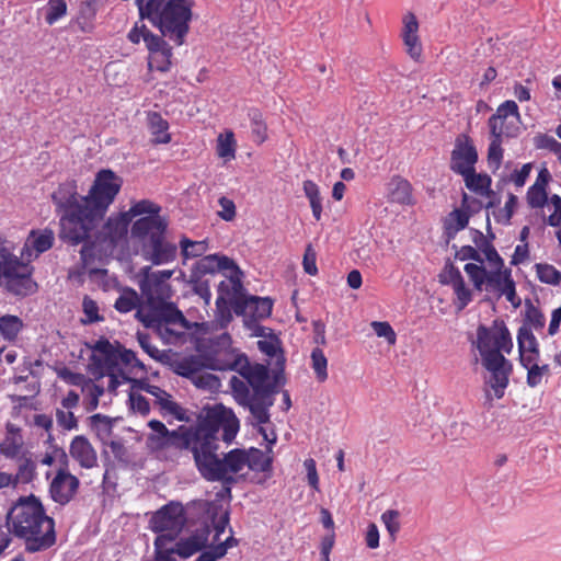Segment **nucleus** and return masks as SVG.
Masks as SVG:
<instances>
[{
	"label": "nucleus",
	"mask_w": 561,
	"mask_h": 561,
	"mask_svg": "<svg viewBox=\"0 0 561 561\" xmlns=\"http://www.w3.org/2000/svg\"><path fill=\"white\" fill-rule=\"evenodd\" d=\"M127 216H130V220H133L134 217H142V216H160L161 213V206L153 203L150 199H140L136 203H134L129 210L125 211Z\"/></svg>",
	"instance_id": "09e8293b"
},
{
	"label": "nucleus",
	"mask_w": 561,
	"mask_h": 561,
	"mask_svg": "<svg viewBox=\"0 0 561 561\" xmlns=\"http://www.w3.org/2000/svg\"><path fill=\"white\" fill-rule=\"evenodd\" d=\"M479 160V153L471 137L467 134H460L455 139V146L450 153L449 169L462 176L476 169Z\"/></svg>",
	"instance_id": "9b49d317"
},
{
	"label": "nucleus",
	"mask_w": 561,
	"mask_h": 561,
	"mask_svg": "<svg viewBox=\"0 0 561 561\" xmlns=\"http://www.w3.org/2000/svg\"><path fill=\"white\" fill-rule=\"evenodd\" d=\"M136 339L141 350L148 354L152 359L167 364L170 359L165 352H160L154 345L150 343V335L147 332L138 331Z\"/></svg>",
	"instance_id": "603ef678"
},
{
	"label": "nucleus",
	"mask_w": 561,
	"mask_h": 561,
	"mask_svg": "<svg viewBox=\"0 0 561 561\" xmlns=\"http://www.w3.org/2000/svg\"><path fill=\"white\" fill-rule=\"evenodd\" d=\"M482 365L490 373L486 383L494 391V397L502 399L510 383V376L513 373L512 362L502 353H496L493 357H484Z\"/></svg>",
	"instance_id": "4468645a"
},
{
	"label": "nucleus",
	"mask_w": 561,
	"mask_h": 561,
	"mask_svg": "<svg viewBox=\"0 0 561 561\" xmlns=\"http://www.w3.org/2000/svg\"><path fill=\"white\" fill-rule=\"evenodd\" d=\"M548 191L535 185L528 187L526 201L530 208H543L549 204Z\"/></svg>",
	"instance_id": "680f3d73"
},
{
	"label": "nucleus",
	"mask_w": 561,
	"mask_h": 561,
	"mask_svg": "<svg viewBox=\"0 0 561 561\" xmlns=\"http://www.w3.org/2000/svg\"><path fill=\"white\" fill-rule=\"evenodd\" d=\"M168 230V221L161 216H142L136 219L130 229L133 239H137L142 245L144 242L151 239L153 233Z\"/></svg>",
	"instance_id": "6ab92c4d"
},
{
	"label": "nucleus",
	"mask_w": 561,
	"mask_h": 561,
	"mask_svg": "<svg viewBox=\"0 0 561 561\" xmlns=\"http://www.w3.org/2000/svg\"><path fill=\"white\" fill-rule=\"evenodd\" d=\"M141 304L140 296L133 287H124L114 304L119 313H128Z\"/></svg>",
	"instance_id": "79ce46f5"
},
{
	"label": "nucleus",
	"mask_w": 561,
	"mask_h": 561,
	"mask_svg": "<svg viewBox=\"0 0 561 561\" xmlns=\"http://www.w3.org/2000/svg\"><path fill=\"white\" fill-rule=\"evenodd\" d=\"M173 547L176 556L182 560L193 557L201 550V547L197 546L190 536L179 538Z\"/></svg>",
	"instance_id": "e2e57ef3"
},
{
	"label": "nucleus",
	"mask_w": 561,
	"mask_h": 561,
	"mask_svg": "<svg viewBox=\"0 0 561 561\" xmlns=\"http://www.w3.org/2000/svg\"><path fill=\"white\" fill-rule=\"evenodd\" d=\"M183 312L179 309L174 301L165 302L164 305H152L149 311L144 313L140 309L135 313V318L146 329H159L162 323L175 324Z\"/></svg>",
	"instance_id": "dca6fc26"
},
{
	"label": "nucleus",
	"mask_w": 561,
	"mask_h": 561,
	"mask_svg": "<svg viewBox=\"0 0 561 561\" xmlns=\"http://www.w3.org/2000/svg\"><path fill=\"white\" fill-rule=\"evenodd\" d=\"M260 352L265 354L268 358H275V367L270 368L268 364H263L265 370H267V378L264 380L266 386L265 393H278L282 387L285 386L287 379L285 376L286 357L280 339H274V342L257 341L256 343Z\"/></svg>",
	"instance_id": "9d476101"
},
{
	"label": "nucleus",
	"mask_w": 561,
	"mask_h": 561,
	"mask_svg": "<svg viewBox=\"0 0 561 561\" xmlns=\"http://www.w3.org/2000/svg\"><path fill=\"white\" fill-rule=\"evenodd\" d=\"M85 346L92 351L90 359H95L99 366L110 365L118 368V366H131L137 357L135 351L126 348L119 341L112 343L107 337L100 336L93 343H85Z\"/></svg>",
	"instance_id": "1a4fd4ad"
},
{
	"label": "nucleus",
	"mask_w": 561,
	"mask_h": 561,
	"mask_svg": "<svg viewBox=\"0 0 561 561\" xmlns=\"http://www.w3.org/2000/svg\"><path fill=\"white\" fill-rule=\"evenodd\" d=\"M70 456L84 469H91L98 465V455L84 435H77L69 446Z\"/></svg>",
	"instance_id": "aec40b11"
},
{
	"label": "nucleus",
	"mask_w": 561,
	"mask_h": 561,
	"mask_svg": "<svg viewBox=\"0 0 561 561\" xmlns=\"http://www.w3.org/2000/svg\"><path fill=\"white\" fill-rule=\"evenodd\" d=\"M533 331L534 330L525 327L518 328L516 335L518 353H526V350L540 347L539 342Z\"/></svg>",
	"instance_id": "4d7b16f0"
},
{
	"label": "nucleus",
	"mask_w": 561,
	"mask_h": 561,
	"mask_svg": "<svg viewBox=\"0 0 561 561\" xmlns=\"http://www.w3.org/2000/svg\"><path fill=\"white\" fill-rule=\"evenodd\" d=\"M128 409L134 413L138 412L142 416H146L150 413V403L141 393L130 390L128 393Z\"/></svg>",
	"instance_id": "69168bd1"
},
{
	"label": "nucleus",
	"mask_w": 561,
	"mask_h": 561,
	"mask_svg": "<svg viewBox=\"0 0 561 561\" xmlns=\"http://www.w3.org/2000/svg\"><path fill=\"white\" fill-rule=\"evenodd\" d=\"M229 367L230 371L238 373L249 385L254 380L257 373L265 370L262 363L252 364L245 353H237Z\"/></svg>",
	"instance_id": "393cba45"
},
{
	"label": "nucleus",
	"mask_w": 561,
	"mask_h": 561,
	"mask_svg": "<svg viewBox=\"0 0 561 561\" xmlns=\"http://www.w3.org/2000/svg\"><path fill=\"white\" fill-rule=\"evenodd\" d=\"M494 332L493 350L511 354L514 347L512 334L503 320L495 319L492 322Z\"/></svg>",
	"instance_id": "473e14b6"
},
{
	"label": "nucleus",
	"mask_w": 561,
	"mask_h": 561,
	"mask_svg": "<svg viewBox=\"0 0 561 561\" xmlns=\"http://www.w3.org/2000/svg\"><path fill=\"white\" fill-rule=\"evenodd\" d=\"M389 199L392 203L412 206L415 204L413 198L412 184L405 178L396 174L390 179L388 183Z\"/></svg>",
	"instance_id": "4be33fe9"
},
{
	"label": "nucleus",
	"mask_w": 561,
	"mask_h": 561,
	"mask_svg": "<svg viewBox=\"0 0 561 561\" xmlns=\"http://www.w3.org/2000/svg\"><path fill=\"white\" fill-rule=\"evenodd\" d=\"M261 319L257 317H254L252 314H247L243 317V325L252 331V336L254 337H264L265 342H274V339H279V336L274 332L273 329H268L262 324L259 323Z\"/></svg>",
	"instance_id": "49530a36"
},
{
	"label": "nucleus",
	"mask_w": 561,
	"mask_h": 561,
	"mask_svg": "<svg viewBox=\"0 0 561 561\" xmlns=\"http://www.w3.org/2000/svg\"><path fill=\"white\" fill-rule=\"evenodd\" d=\"M168 447L179 450H190L193 454V426L179 425L168 433Z\"/></svg>",
	"instance_id": "c756f323"
},
{
	"label": "nucleus",
	"mask_w": 561,
	"mask_h": 561,
	"mask_svg": "<svg viewBox=\"0 0 561 561\" xmlns=\"http://www.w3.org/2000/svg\"><path fill=\"white\" fill-rule=\"evenodd\" d=\"M219 431L193 426V459L196 469L211 461L219 449Z\"/></svg>",
	"instance_id": "2eb2a0df"
},
{
	"label": "nucleus",
	"mask_w": 561,
	"mask_h": 561,
	"mask_svg": "<svg viewBox=\"0 0 561 561\" xmlns=\"http://www.w3.org/2000/svg\"><path fill=\"white\" fill-rule=\"evenodd\" d=\"M22 329L23 321L20 317L14 314L0 317V334L4 340L9 342L14 341Z\"/></svg>",
	"instance_id": "37998d69"
},
{
	"label": "nucleus",
	"mask_w": 561,
	"mask_h": 561,
	"mask_svg": "<svg viewBox=\"0 0 561 561\" xmlns=\"http://www.w3.org/2000/svg\"><path fill=\"white\" fill-rule=\"evenodd\" d=\"M248 455V461L245 466L249 467L252 471H261V472H271L273 469V457L264 456V453L256 448V447H250L249 449H245Z\"/></svg>",
	"instance_id": "4c0bfd02"
},
{
	"label": "nucleus",
	"mask_w": 561,
	"mask_h": 561,
	"mask_svg": "<svg viewBox=\"0 0 561 561\" xmlns=\"http://www.w3.org/2000/svg\"><path fill=\"white\" fill-rule=\"evenodd\" d=\"M188 522L185 506L181 502L170 501L157 510L149 519V528L154 534L182 528Z\"/></svg>",
	"instance_id": "f8f14e48"
},
{
	"label": "nucleus",
	"mask_w": 561,
	"mask_h": 561,
	"mask_svg": "<svg viewBox=\"0 0 561 561\" xmlns=\"http://www.w3.org/2000/svg\"><path fill=\"white\" fill-rule=\"evenodd\" d=\"M180 248H181V255H182V264L185 265L186 262L191 259L201 257L203 259L205 255H203L207 249V242L204 241H193L186 236H183L180 239Z\"/></svg>",
	"instance_id": "58836bf2"
},
{
	"label": "nucleus",
	"mask_w": 561,
	"mask_h": 561,
	"mask_svg": "<svg viewBox=\"0 0 561 561\" xmlns=\"http://www.w3.org/2000/svg\"><path fill=\"white\" fill-rule=\"evenodd\" d=\"M274 304L275 299L271 296L262 297L255 295L249 302V308L252 309L250 314L263 320L268 319L273 313Z\"/></svg>",
	"instance_id": "a18cd8bd"
},
{
	"label": "nucleus",
	"mask_w": 561,
	"mask_h": 561,
	"mask_svg": "<svg viewBox=\"0 0 561 561\" xmlns=\"http://www.w3.org/2000/svg\"><path fill=\"white\" fill-rule=\"evenodd\" d=\"M199 474L208 482H220L222 486L230 488L238 482V478L236 474L230 473V471L225 469H218L210 465H205L203 467L197 468Z\"/></svg>",
	"instance_id": "7c9ffc66"
},
{
	"label": "nucleus",
	"mask_w": 561,
	"mask_h": 561,
	"mask_svg": "<svg viewBox=\"0 0 561 561\" xmlns=\"http://www.w3.org/2000/svg\"><path fill=\"white\" fill-rule=\"evenodd\" d=\"M82 310L85 318H81L80 322L83 325L98 323L104 321V317L100 313V308L95 300L85 295L82 300Z\"/></svg>",
	"instance_id": "864d4df0"
},
{
	"label": "nucleus",
	"mask_w": 561,
	"mask_h": 561,
	"mask_svg": "<svg viewBox=\"0 0 561 561\" xmlns=\"http://www.w3.org/2000/svg\"><path fill=\"white\" fill-rule=\"evenodd\" d=\"M549 203L553 206L554 210L548 217L542 216L543 224L553 228H561V196L552 194Z\"/></svg>",
	"instance_id": "774afa93"
},
{
	"label": "nucleus",
	"mask_w": 561,
	"mask_h": 561,
	"mask_svg": "<svg viewBox=\"0 0 561 561\" xmlns=\"http://www.w3.org/2000/svg\"><path fill=\"white\" fill-rule=\"evenodd\" d=\"M191 382L196 388L207 390L213 393L218 392L221 387L220 378L210 373L198 374Z\"/></svg>",
	"instance_id": "bf43d9fd"
},
{
	"label": "nucleus",
	"mask_w": 561,
	"mask_h": 561,
	"mask_svg": "<svg viewBox=\"0 0 561 561\" xmlns=\"http://www.w3.org/2000/svg\"><path fill=\"white\" fill-rule=\"evenodd\" d=\"M56 373L58 378L71 386L84 388L92 382V380L87 378L83 374L75 373L66 366L56 369Z\"/></svg>",
	"instance_id": "0e129e2a"
},
{
	"label": "nucleus",
	"mask_w": 561,
	"mask_h": 561,
	"mask_svg": "<svg viewBox=\"0 0 561 561\" xmlns=\"http://www.w3.org/2000/svg\"><path fill=\"white\" fill-rule=\"evenodd\" d=\"M122 186L123 179L112 169H101L96 172L88 194L81 197L85 202L90 226L96 220H104Z\"/></svg>",
	"instance_id": "423d86ee"
},
{
	"label": "nucleus",
	"mask_w": 561,
	"mask_h": 561,
	"mask_svg": "<svg viewBox=\"0 0 561 561\" xmlns=\"http://www.w3.org/2000/svg\"><path fill=\"white\" fill-rule=\"evenodd\" d=\"M248 461V455L245 449L243 448H233L225 454L224 458H219L217 455L211 461H208L207 465L214 466L216 468L225 469L230 471L232 474H237L242 470Z\"/></svg>",
	"instance_id": "b1692460"
},
{
	"label": "nucleus",
	"mask_w": 561,
	"mask_h": 561,
	"mask_svg": "<svg viewBox=\"0 0 561 561\" xmlns=\"http://www.w3.org/2000/svg\"><path fill=\"white\" fill-rule=\"evenodd\" d=\"M302 190L305 196L309 201L314 220L319 221L321 219L323 209L319 185L312 180H305L302 183Z\"/></svg>",
	"instance_id": "e433bc0d"
},
{
	"label": "nucleus",
	"mask_w": 561,
	"mask_h": 561,
	"mask_svg": "<svg viewBox=\"0 0 561 561\" xmlns=\"http://www.w3.org/2000/svg\"><path fill=\"white\" fill-rule=\"evenodd\" d=\"M489 275L491 289L499 290L500 288L515 284L512 277V270L505 266V262H503L501 266L497 265L492 271H489Z\"/></svg>",
	"instance_id": "c03bdc74"
},
{
	"label": "nucleus",
	"mask_w": 561,
	"mask_h": 561,
	"mask_svg": "<svg viewBox=\"0 0 561 561\" xmlns=\"http://www.w3.org/2000/svg\"><path fill=\"white\" fill-rule=\"evenodd\" d=\"M193 426L222 430L221 439L229 445L236 439L240 431V421L231 408L224 403H215L214 405L206 404L203 408L202 413L197 416L196 424Z\"/></svg>",
	"instance_id": "6e6552de"
},
{
	"label": "nucleus",
	"mask_w": 561,
	"mask_h": 561,
	"mask_svg": "<svg viewBox=\"0 0 561 561\" xmlns=\"http://www.w3.org/2000/svg\"><path fill=\"white\" fill-rule=\"evenodd\" d=\"M534 267L539 282L552 286H559L561 284V271L553 265L549 263H536Z\"/></svg>",
	"instance_id": "8fccbe9b"
},
{
	"label": "nucleus",
	"mask_w": 561,
	"mask_h": 561,
	"mask_svg": "<svg viewBox=\"0 0 561 561\" xmlns=\"http://www.w3.org/2000/svg\"><path fill=\"white\" fill-rule=\"evenodd\" d=\"M267 370L260 371L255 376L254 380L250 383V387L253 389L254 398H252V401L255 402H272V405L274 404L273 396L276 393H265L266 386L264 385V380L267 378Z\"/></svg>",
	"instance_id": "6e6d98bb"
},
{
	"label": "nucleus",
	"mask_w": 561,
	"mask_h": 561,
	"mask_svg": "<svg viewBox=\"0 0 561 561\" xmlns=\"http://www.w3.org/2000/svg\"><path fill=\"white\" fill-rule=\"evenodd\" d=\"M96 14L98 0H83L79 5L77 14L65 26V31L69 33H92L95 28Z\"/></svg>",
	"instance_id": "a211bd4d"
},
{
	"label": "nucleus",
	"mask_w": 561,
	"mask_h": 561,
	"mask_svg": "<svg viewBox=\"0 0 561 561\" xmlns=\"http://www.w3.org/2000/svg\"><path fill=\"white\" fill-rule=\"evenodd\" d=\"M148 127L153 136V144L167 145L171 141V134L168 131L169 122L159 112L148 113Z\"/></svg>",
	"instance_id": "cd10ccee"
},
{
	"label": "nucleus",
	"mask_w": 561,
	"mask_h": 561,
	"mask_svg": "<svg viewBox=\"0 0 561 561\" xmlns=\"http://www.w3.org/2000/svg\"><path fill=\"white\" fill-rule=\"evenodd\" d=\"M42 10L45 12V22L51 26L67 15L68 5L66 0H48Z\"/></svg>",
	"instance_id": "de8ad7c7"
},
{
	"label": "nucleus",
	"mask_w": 561,
	"mask_h": 561,
	"mask_svg": "<svg viewBox=\"0 0 561 561\" xmlns=\"http://www.w3.org/2000/svg\"><path fill=\"white\" fill-rule=\"evenodd\" d=\"M465 186L471 193L483 196L488 194H493L492 178L485 173H478L476 169L462 175Z\"/></svg>",
	"instance_id": "a878e982"
},
{
	"label": "nucleus",
	"mask_w": 561,
	"mask_h": 561,
	"mask_svg": "<svg viewBox=\"0 0 561 561\" xmlns=\"http://www.w3.org/2000/svg\"><path fill=\"white\" fill-rule=\"evenodd\" d=\"M195 1L191 0L174 10L150 21L149 23L159 32L153 33L147 27L146 24L135 22L129 32L127 39L138 45L144 41L148 50V69L158 72H168L172 67L173 47L169 42L174 43L175 46H182L186 43V37L191 31V23L193 21V8Z\"/></svg>",
	"instance_id": "f257e3e1"
},
{
	"label": "nucleus",
	"mask_w": 561,
	"mask_h": 561,
	"mask_svg": "<svg viewBox=\"0 0 561 561\" xmlns=\"http://www.w3.org/2000/svg\"><path fill=\"white\" fill-rule=\"evenodd\" d=\"M247 116L250 121L251 134L256 145H262L268 139V127L263 112L255 106L247 110Z\"/></svg>",
	"instance_id": "bb28decb"
},
{
	"label": "nucleus",
	"mask_w": 561,
	"mask_h": 561,
	"mask_svg": "<svg viewBox=\"0 0 561 561\" xmlns=\"http://www.w3.org/2000/svg\"><path fill=\"white\" fill-rule=\"evenodd\" d=\"M2 252V263H4L2 285L5 291L19 298L36 294L38 284L33 278L35 267L31 260L24 261L10 250Z\"/></svg>",
	"instance_id": "0eeeda50"
},
{
	"label": "nucleus",
	"mask_w": 561,
	"mask_h": 561,
	"mask_svg": "<svg viewBox=\"0 0 561 561\" xmlns=\"http://www.w3.org/2000/svg\"><path fill=\"white\" fill-rule=\"evenodd\" d=\"M141 256L153 266L169 264L178 256V245L167 240V231L153 233L142 243Z\"/></svg>",
	"instance_id": "ddd939ff"
},
{
	"label": "nucleus",
	"mask_w": 561,
	"mask_h": 561,
	"mask_svg": "<svg viewBox=\"0 0 561 561\" xmlns=\"http://www.w3.org/2000/svg\"><path fill=\"white\" fill-rule=\"evenodd\" d=\"M8 531L25 542V551L35 553L56 543L55 519L47 515L42 500L35 494L21 495L5 515Z\"/></svg>",
	"instance_id": "f03ea898"
},
{
	"label": "nucleus",
	"mask_w": 561,
	"mask_h": 561,
	"mask_svg": "<svg viewBox=\"0 0 561 561\" xmlns=\"http://www.w3.org/2000/svg\"><path fill=\"white\" fill-rule=\"evenodd\" d=\"M130 222V216L125 211L111 215L105 221L96 220L84 233L78 230L79 236L72 238L68 247L81 245L80 260L83 265L92 264L96 255L102 253L104 244L114 248L127 238Z\"/></svg>",
	"instance_id": "20e7f679"
},
{
	"label": "nucleus",
	"mask_w": 561,
	"mask_h": 561,
	"mask_svg": "<svg viewBox=\"0 0 561 561\" xmlns=\"http://www.w3.org/2000/svg\"><path fill=\"white\" fill-rule=\"evenodd\" d=\"M237 140L231 130L220 134L217 138L216 153L225 162L236 158Z\"/></svg>",
	"instance_id": "a19ab883"
},
{
	"label": "nucleus",
	"mask_w": 561,
	"mask_h": 561,
	"mask_svg": "<svg viewBox=\"0 0 561 561\" xmlns=\"http://www.w3.org/2000/svg\"><path fill=\"white\" fill-rule=\"evenodd\" d=\"M508 116H512L515 119L519 121V107L514 100H506L503 103H501L497 106L496 112L489 117L488 122L504 123Z\"/></svg>",
	"instance_id": "3c124183"
},
{
	"label": "nucleus",
	"mask_w": 561,
	"mask_h": 561,
	"mask_svg": "<svg viewBox=\"0 0 561 561\" xmlns=\"http://www.w3.org/2000/svg\"><path fill=\"white\" fill-rule=\"evenodd\" d=\"M463 270L470 278L476 290L481 291L484 285L486 286V289L490 288L489 270L484 266L483 263L477 264L469 262L465 264Z\"/></svg>",
	"instance_id": "c9c22d12"
},
{
	"label": "nucleus",
	"mask_w": 561,
	"mask_h": 561,
	"mask_svg": "<svg viewBox=\"0 0 561 561\" xmlns=\"http://www.w3.org/2000/svg\"><path fill=\"white\" fill-rule=\"evenodd\" d=\"M403 23L402 39L407 47V53L413 60L419 61L422 56L423 48L417 35V19L412 12H409L404 16Z\"/></svg>",
	"instance_id": "412c9836"
},
{
	"label": "nucleus",
	"mask_w": 561,
	"mask_h": 561,
	"mask_svg": "<svg viewBox=\"0 0 561 561\" xmlns=\"http://www.w3.org/2000/svg\"><path fill=\"white\" fill-rule=\"evenodd\" d=\"M456 278V283L453 284V289L455 295L457 296V301L455 304L457 310L465 309L472 301V291L467 287L465 279Z\"/></svg>",
	"instance_id": "052dcab7"
},
{
	"label": "nucleus",
	"mask_w": 561,
	"mask_h": 561,
	"mask_svg": "<svg viewBox=\"0 0 561 561\" xmlns=\"http://www.w3.org/2000/svg\"><path fill=\"white\" fill-rule=\"evenodd\" d=\"M139 289L150 307L153 305V297L167 283L153 273L151 265L142 266L139 271Z\"/></svg>",
	"instance_id": "5701e85b"
},
{
	"label": "nucleus",
	"mask_w": 561,
	"mask_h": 561,
	"mask_svg": "<svg viewBox=\"0 0 561 561\" xmlns=\"http://www.w3.org/2000/svg\"><path fill=\"white\" fill-rule=\"evenodd\" d=\"M217 273H222L231 283L230 301H232L233 313L238 317H245L249 302L255 295L250 294L244 287L242 282L244 273L239 264L224 253L208 254L192 265L188 283L192 285L193 294L199 296L206 305H209L211 299L210 284L208 279L203 277Z\"/></svg>",
	"instance_id": "7ed1b4c3"
},
{
	"label": "nucleus",
	"mask_w": 561,
	"mask_h": 561,
	"mask_svg": "<svg viewBox=\"0 0 561 561\" xmlns=\"http://www.w3.org/2000/svg\"><path fill=\"white\" fill-rule=\"evenodd\" d=\"M492 330L484 324H479L477 328V348L482 359L493 357L497 353L493 350L494 332Z\"/></svg>",
	"instance_id": "f704fd0d"
},
{
	"label": "nucleus",
	"mask_w": 561,
	"mask_h": 561,
	"mask_svg": "<svg viewBox=\"0 0 561 561\" xmlns=\"http://www.w3.org/2000/svg\"><path fill=\"white\" fill-rule=\"evenodd\" d=\"M172 370L175 375L192 381L202 371L201 358L194 354L186 355L172 365Z\"/></svg>",
	"instance_id": "2f4dec72"
},
{
	"label": "nucleus",
	"mask_w": 561,
	"mask_h": 561,
	"mask_svg": "<svg viewBox=\"0 0 561 561\" xmlns=\"http://www.w3.org/2000/svg\"><path fill=\"white\" fill-rule=\"evenodd\" d=\"M525 313L523 324L520 327L529 328L530 330L540 331L546 325V317L542 310L535 306L530 298L524 301Z\"/></svg>",
	"instance_id": "72a5a7b5"
},
{
	"label": "nucleus",
	"mask_w": 561,
	"mask_h": 561,
	"mask_svg": "<svg viewBox=\"0 0 561 561\" xmlns=\"http://www.w3.org/2000/svg\"><path fill=\"white\" fill-rule=\"evenodd\" d=\"M82 196L78 193V184L73 179L59 183L50 195L59 218L58 239L66 245L69 244L72 238L79 236L78 230H82V233H84L90 227L85 202L81 199Z\"/></svg>",
	"instance_id": "39448f33"
},
{
	"label": "nucleus",
	"mask_w": 561,
	"mask_h": 561,
	"mask_svg": "<svg viewBox=\"0 0 561 561\" xmlns=\"http://www.w3.org/2000/svg\"><path fill=\"white\" fill-rule=\"evenodd\" d=\"M79 488L80 480L77 476L64 470H57L49 483L48 493L55 503L64 506L73 500Z\"/></svg>",
	"instance_id": "f3484780"
},
{
	"label": "nucleus",
	"mask_w": 561,
	"mask_h": 561,
	"mask_svg": "<svg viewBox=\"0 0 561 561\" xmlns=\"http://www.w3.org/2000/svg\"><path fill=\"white\" fill-rule=\"evenodd\" d=\"M27 240L35 251L34 259H36L54 247L55 233L49 228L32 229L28 233Z\"/></svg>",
	"instance_id": "c85d7f7f"
},
{
	"label": "nucleus",
	"mask_w": 561,
	"mask_h": 561,
	"mask_svg": "<svg viewBox=\"0 0 561 561\" xmlns=\"http://www.w3.org/2000/svg\"><path fill=\"white\" fill-rule=\"evenodd\" d=\"M161 410L174 416L175 420L180 422H190V417L184 408H182L178 402L171 400V398L160 399L158 401Z\"/></svg>",
	"instance_id": "338daca9"
},
{
	"label": "nucleus",
	"mask_w": 561,
	"mask_h": 561,
	"mask_svg": "<svg viewBox=\"0 0 561 561\" xmlns=\"http://www.w3.org/2000/svg\"><path fill=\"white\" fill-rule=\"evenodd\" d=\"M311 367L314 370L316 378L319 382H324L328 379V359L320 347H314L311 351Z\"/></svg>",
	"instance_id": "5fc2aeb1"
},
{
	"label": "nucleus",
	"mask_w": 561,
	"mask_h": 561,
	"mask_svg": "<svg viewBox=\"0 0 561 561\" xmlns=\"http://www.w3.org/2000/svg\"><path fill=\"white\" fill-rule=\"evenodd\" d=\"M243 405H247L249 408L251 414L256 420L259 426H262L263 424L270 422V408L272 407V402H255L252 401L251 398L250 401L243 403Z\"/></svg>",
	"instance_id": "13d9d810"
},
{
	"label": "nucleus",
	"mask_w": 561,
	"mask_h": 561,
	"mask_svg": "<svg viewBox=\"0 0 561 561\" xmlns=\"http://www.w3.org/2000/svg\"><path fill=\"white\" fill-rule=\"evenodd\" d=\"M88 370L94 376L95 380L107 376L110 377L107 390L116 393L117 388L122 385V381L117 378L115 368L106 364V366H99L95 359H90Z\"/></svg>",
	"instance_id": "ea45409f"
}]
</instances>
